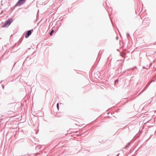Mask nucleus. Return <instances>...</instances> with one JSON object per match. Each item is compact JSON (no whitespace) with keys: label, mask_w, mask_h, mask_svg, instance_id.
Returning <instances> with one entry per match:
<instances>
[{"label":"nucleus","mask_w":156,"mask_h":156,"mask_svg":"<svg viewBox=\"0 0 156 156\" xmlns=\"http://www.w3.org/2000/svg\"><path fill=\"white\" fill-rule=\"evenodd\" d=\"M13 20L12 19H10L8 20L5 22V24L2 26V27H8L12 22Z\"/></svg>","instance_id":"f257e3e1"},{"label":"nucleus","mask_w":156,"mask_h":156,"mask_svg":"<svg viewBox=\"0 0 156 156\" xmlns=\"http://www.w3.org/2000/svg\"><path fill=\"white\" fill-rule=\"evenodd\" d=\"M26 0H19L16 4V6H20L23 4L25 1Z\"/></svg>","instance_id":"f03ea898"},{"label":"nucleus","mask_w":156,"mask_h":156,"mask_svg":"<svg viewBox=\"0 0 156 156\" xmlns=\"http://www.w3.org/2000/svg\"><path fill=\"white\" fill-rule=\"evenodd\" d=\"M32 31H33V30H29L27 31L25 35L26 38H27L29 36H30L31 35V34Z\"/></svg>","instance_id":"7ed1b4c3"},{"label":"nucleus","mask_w":156,"mask_h":156,"mask_svg":"<svg viewBox=\"0 0 156 156\" xmlns=\"http://www.w3.org/2000/svg\"><path fill=\"white\" fill-rule=\"evenodd\" d=\"M54 32V30H52L51 31V32L50 34V35L51 36H52V34Z\"/></svg>","instance_id":"20e7f679"},{"label":"nucleus","mask_w":156,"mask_h":156,"mask_svg":"<svg viewBox=\"0 0 156 156\" xmlns=\"http://www.w3.org/2000/svg\"><path fill=\"white\" fill-rule=\"evenodd\" d=\"M57 108H58V110H59V105H58V103L57 105Z\"/></svg>","instance_id":"39448f33"}]
</instances>
